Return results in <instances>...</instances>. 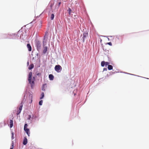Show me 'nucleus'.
<instances>
[{
	"mask_svg": "<svg viewBox=\"0 0 149 149\" xmlns=\"http://www.w3.org/2000/svg\"><path fill=\"white\" fill-rule=\"evenodd\" d=\"M32 73L31 72H29L28 76V81L29 84L31 85L32 88H33L34 86L35 81V78L33 77L32 78Z\"/></svg>",
	"mask_w": 149,
	"mask_h": 149,
	"instance_id": "1",
	"label": "nucleus"
},
{
	"mask_svg": "<svg viewBox=\"0 0 149 149\" xmlns=\"http://www.w3.org/2000/svg\"><path fill=\"white\" fill-rule=\"evenodd\" d=\"M35 44L37 50L38 51H39L41 49V42L38 40L36 41Z\"/></svg>",
	"mask_w": 149,
	"mask_h": 149,
	"instance_id": "2",
	"label": "nucleus"
},
{
	"mask_svg": "<svg viewBox=\"0 0 149 149\" xmlns=\"http://www.w3.org/2000/svg\"><path fill=\"white\" fill-rule=\"evenodd\" d=\"M55 70L57 72H59L62 70V67L59 65H56L54 68Z\"/></svg>",
	"mask_w": 149,
	"mask_h": 149,
	"instance_id": "3",
	"label": "nucleus"
},
{
	"mask_svg": "<svg viewBox=\"0 0 149 149\" xmlns=\"http://www.w3.org/2000/svg\"><path fill=\"white\" fill-rule=\"evenodd\" d=\"M88 34L87 33L84 32L83 34V42H84L85 40L86 39V38L88 37Z\"/></svg>",
	"mask_w": 149,
	"mask_h": 149,
	"instance_id": "4",
	"label": "nucleus"
},
{
	"mask_svg": "<svg viewBox=\"0 0 149 149\" xmlns=\"http://www.w3.org/2000/svg\"><path fill=\"white\" fill-rule=\"evenodd\" d=\"M23 103L22 102L21 103V105L19 107V110L17 111V115H18L20 113L23 107Z\"/></svg>",
	"mask_w": 149,
	"mask_h": 149,
	"instance_id": "5",
	"label": "nucleus"
},
{
	"mask_svg": "<svg viewBox=\"0 0 149 149\" xmlns=\"http://www.w3.org/2000/svg\"><path fill=\"white\" fill-rule=\"evenodd\" d=\"M48 36V32L47 31L45 32V36H44V41L43 42V45L44 44V42L46 39H47Z\"/></svg>",
	"mask_w": 149,
	"mask_h": 149,
	"instance_id": "6",
	"label": "nucleus"
},
{
	"mask_svg": "<svg viewBox=\"0 0 149 149\" xmlns=\"http://www.w3.org/2000/svg\"><path fill=\"white\" fill-rule=\"evenodd\" d=\"M109 63L107 62H105L102 61L101 63V65L102 67H104V65H107L109 64Z\"/></svg>",
	"mask_w": 149,
	"mask_h": 149,
	"instance_id": "7",
	"label": "nucleus"
},
{
	"mask_svg": "<svg viewBox=\"0 0 149 149\" xmlns=\"http://www.w3.org/2000/svg\"><path fill=\"white\" fill-rule=\"evenodd\" d=\"M27 143V140L25 137H24L23 141V143L24 145H26Z\"/></svg>",
	"mask_w": 149,
	"mask_h": 149,
	"instance_id": "8",
	"label": "nucleus"
},
{
	"mask_svg": "<svg viewBox=\"0 0 149 149\" xmlns=\"http://www.w3.org/2000/svg\"><path fill=\"white\" fill-rule=\"evenodd\" d=\"M27 47L28 49V50L29 51H31L32 50L31 47L29 44H27Z\"/></svg>",
	"mask_w": 149,
	"mask_h": 149,
	"instance_id": "9",
	"label": "nucleus"
},
{
	"mask_svg": "<svg viewBox=\"0 0 149 149\" xmlns=\"http://www.w3.org/2000/svg\"><path fill=\"white\" fill-rule=\"evenodd\" d=\"M47 46L44 47L43 53L44 54H45L47 51Z\"/></svg>",
	"mask_w": 149,
	"mask_h": 149,
	"instance_id": "10",
	"label": "nucleus"
},
{
	"mask_svg": "<svg viewBox=\"0 0 149 149\" xmlns=\"http://www.w3.org/2000/svg\"><path fill=\"white\" fill-rule=\"evenodd\" d=\"M49 78L50 80H52L54 78V77L52 74H50L49 75Z\"/></svg>",
	"mask_w": 149,
	"mask_h": 149,
	"instance_id": "11",
	"label": "nucleus"
},
{
	"mask_svg": "<svg viewBox=\"0 0 149 149\" xmlns=\"http://www.w3.org/2000/svg\"><path fill=\"white\" fill-rule=\"evenodd\" d=\"M47 86V84H44L42 85V91H45V87H46V86Z\"/></svg>",
	"mask_w": 149,
	"mask_h": 149,
	"instance_id": "12",
	"label": "nucleus"
},
{
	"mask_svg": "<svg viewBox=\"0 0 149 149\" xmlns=\"http://www.w3.org/2000/svg\"><path fill=\"white\" fill-rule=\"evenodd\" d=\"M24 130L27 133V134L28 135V136H29L30 134V131L29 129H26Z\"/></svg>",
	"mask_w": 149,
	"mask_h": 149,
	"instance_id": "13",
	"label": "nucleus"
},
{
	"mask_svg": "<svg viewBox=\"0 0 149 149\" xmlns=\"http://www.w3.org/2000/svg\"><path fill=\"white\" fill-rule=\"evenodd\" d=\"M10 127L12 128L13 125V121L12 120H10Z\"/></svg>",
	"mask_w": 149,
	"mask_h": 149,
	"instance_id": "14",
	"label": "nucleus"
},
{
	"mask_svg": "<svg viewBox=\"0 0 149 149\" xmlns=\"http://www.w3.org/2000/svg\"><path fill=\"white\" fill-rule=\"evenodd\" d=\"M34 67V65L33 64H31L29 67V70H31Z\"/></svg>",
	"mask_w": 149,
	"mask_h": 149,
	"instance_id": "15",
	"label": "nucleus"
},
{
	"mask_svg": "<svg viewBox=\"0 0 149 149\" xmlns=\"http://www.w3.org/2000/svg\"><path fill=\"white\" fill-rule=\"evenodd\" d=\"M108 68L109 70H110L113 69V66L111 65H108Z\"/></svg>",
	"mask_w": 149,
	"mask_h": 149,
	"instance_id": "16",
	"label": "nucleus"
},
{
	"mask_svg": "<svg viewBox=\"0 0 149 149\" xmlns=\"http://www.w3.org/2000/svg\"><path fill=\"white\" fill-rule=\"evenodd\" d=\"M44 96V94L43 93H42L41 94V97L40 98V99H42Z\"/></svg>",
	"mask_w": 149,
	"mask_h": 149,
	"instance_id": "17",
	"label": "nucleus"
},
{
	"mask_svg": "<svg viewBox=\"0 0 149 149\" xmlns=\"http://www.w3.org/2000/svg\"><path fill=\"white\" fill-rule=\"evenodd\" d=\"M68 12L69 14L70 15L71 12L72 11V10L70 8H69L68 9Z\"/></svg>",
	"mask_w": 149,
	"mask_h": 149,
	"instance_id": "18",
	"label": "nucleus"
},
{
	"mask_svg": "<svg viewBox=\"0 0 149 149\" xmlns=\"http://www.w3.org/2000/svg\"><path fill=\"white\" fill-rule=\"evenodd\" d=\"M54 17V15L53 14H52L51 15V20H53Z\"/></svg>",
	"mask_w": 149,
	"mask_h": 149,
	"instance_id": "19",
	"label": "nucleus"
},
{
	"mask_svg": "<svg viewBox=\"0 0 149 149\" xmlns=\"http://www.w3.org/2000/svg\"><path fill=\"white\" fill-rule=\"evenodd\" d=\"M27 124H25L24 125V130H25L26 129H27Z\"/></svg>",
	"mask_w": 149,
	"mask_h": 149,
	"instance_id": "20",
	"label": "nucleus"
},
{
	"mask_svg": "<svg viewBox=\"0 0 149 149\" xmlns=\"http://www.w3.org/2000/svg\"><path fill=\"white\" fill-rule=\"evenodd\" d=\"M42 102H43V101L42 100H41L40 101L39 103V105H42Z\"/></svg>",
	"mask_w": 149,
	"mask_h": 149,
	"instance_id": "21",
	"label": "nucleus"
},
{
	"mask_svg": "<svg viewBox=\"0 0 149 149\" xmlns=\"http://www.w3.org/2000/svg\"><path fill=\"white\" fill-rule=\"evenodd\" d=\"M12 139H14L13 133L12 132Z\"/></svg>",
	"mask_w": 149,
	"mask_h": 149,
	"instance_id": "22",
	"label": "nucleus"
},
{
	"mask_svg": "<svg viewBox=\"0 0 149 149\" xmlns=\"http://www.w3.org/2000/svg\"><path fill=\"white\" fill-rule=\"evenodd\" d=\"M107 44H108L109 45H110V46L112 45V43L111 42H108L107 43Z\"/></svg>",
	"mask_w": 149,
	"mask_h": 149,
	"instance_id": "23",
	"label": "nucleus"
},
{
	"mask_svg": "<svg viewBox=\"0 0 149 149\" xmlns=\"http://www.w3.org/2000/svg\"><path fill=\"white\" fill-rule=\"evenodd\" d=\"M31 118V116L30 115H29L28 116V120H30Z\"/></svg>",
	"mask_w": 149,
	"mask_h": 149,
	"instance_id": "24",
	"label": "nucleus"
},
{
	"mask_svg": "<svg viewBox=\"0 0 149 149\" xmlns=\"http://www.w3.org/2000/svg\"><path fill=\"white\" fill-rule=\"evenodd\" d=\"M13 143H12V147L10 148V149H13Z\"/></svg>",
	"mask_w": 149,
	"mask_h": 149,
	"instance_id": "25",
	"label": "nucleus"
},
{
	"mask_svg": "<svg viewBox=\"0 0 149 149\" xmlns=\"http://www.w3.org/2000/svg\"><path fill=\"white\" fill-rule=\"evenodd\" d=\"M107 68H104L103 69L104 71H107Z\"/></svg>",
	"mask_w": 149,
	"mask_h": 149,
	"instance_id": "26",
	"label": "nucleus"
},
{
	"mask_svg": "<svg viewBox=\"0 0 149 149\" xmlns=\"http://www.w3.org/2000/svg\"><path fill=\"white\" fill-rule=\"evenodd\" d=\"M41 73H38L37 74V75H41Z\"/></svg>",
	"mask_w": 149,
	"mask_h": 149,
	"instance_id": "27",
	"label": "nucleus"
},
{
	"mask_svg": "<svg viewBox=\"0 0 149 149\" xmlns=\"http://www.w3.org/2000/svg\"><path fill=\"white\" fill-rule=\"evenodd\" d=\"M61 4V2H60L59 3H58V5H59V6H60V5Z\"/></svg>",
	"mask_w": 149,
	"mask_h": 149,
	"instance_id": "28",
	"label": "nucleus"
},
{
	"mask_svg": "<svg viewBox=\"0 0 149 149\" xmlns=\"http://www.w3.org/2000/svg\"><path fill=\"white\" fill-rule=\"evenodd\" d=\"M27 64H29V62H28Z\"/></svg>",
	"mask_w": 149,
	"mask_h": 149,
	"instance_id": "29",
	"label": "nucleus"
}]
</instances>
